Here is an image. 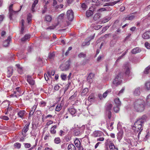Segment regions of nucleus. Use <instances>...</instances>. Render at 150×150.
<instances>
[{"mask_svg":"<svg viewBox=\"0 0 150 150\" xmlns=\"http://www.w3.org/2000/svg\"><path fill=\"white\" fill-rule=\"evenodd\" d=\"M54 142L56 144H58L60 142L61 140L59 137H57L55 138Z\"/></svg>","mask_w":150,"mask_h":150,"instance_id":"obj_46","label":"nucleus"},{"mask_svg":"<svg viewBox=\"0 0 150 150\" xmlns=\"http://www.w3.org/2000/svg\"><path fill=\"white\" fill-rule=\"evenodd\" d=\"M136 15L134 13H132L128 17V19H133L134 18H135Z\"/></svg>","mask_w":150,"mask_h":150,"instance_id":"obj_52","label":"nucleus"},{"mask_svg":"<svg viewBox=\"0 0 150 150\" xmlns=\"http://www.w3.org/2000/svg\"><path fill=\"white\" fill-rule=\"evenodd\" d=\"M81 8L83 10L85 11L86 10L87 6L85 3H83L81 5Z\"/></svg>","mask_w":150,"mask_h":150,"instance_id":"obj_44","label":"nucleus"},{"mask_svg":"<svg viewBox=\"0 0 150 150\" xmlns=\"http://www.w3.org/2000/svg\"><path fill=\"white\" fill-rule=\"evenodd\" d=\"M39 104L41 106L44 107L46 105V103L45 101H42L39 103Z\"/></svg>","mask_w":150,"mask_h":150,"instance_id":"obj_56","label":"nucleus"},{"mask_svg":"<svg viewBox=\"0 0 150 150\" xmlns=\"http://www.w3.org/2000/svg\"><path fill=\"white\" fill-rule=\"evenodd\" d=\"M121 74H119L115 77L113 82V84L116 86H117L120 84L121 82Z\"/></svg>","mask_w":150,"mask_h":150,"instance_id":"obj_4","label":"nucleus"},{"mask_svg":"<svg viewBox=\"0 0 150 150\" xmlns=\"http://www.w3.org/2000/svg\"><path fill=\"white\" fill-rule=\"evenodd\" d=\"M13 72V68L12 67H8L7 69L8 77H10L12 74Z\"/></svg>","mask_w":150,"mask_h":150,"instance_id":"obj_19","label":"nucleus"},{"mask_svg":"<svg viewBox=\"0 0 150 150\" xmlns=\"http://www.w3.org/2000/svg\"><path fill=\"white\" fill-rule=\"evenodd\" d=\"M100 0H92V2L95 3L93 4L92 6H93V7H95V6H99L100 4Z\"/></svg>","mask_w":150,"mask_h":150,"instance_id":"obj_30","label":"nucleus"},{"mask_svg":"<svg viewBox=\"0 0 150 150\" xmlns=\"http://www.w3.org/2000/svg\"><path fill=\"white\" fill-rule=\"evenodd\" d=\"M126 71L125 74L127 75H128L129 74V69L128 67L126 66L125 67Z\"/></svg>","mask_w":150,"mask_h":150,"instance_id":"obj_48","label":"nucleus"},{"mask_svg":"<svg viewBox=\"0 0 150 150\" xmlns=\"http://www.w3.org/2000/svg\"><path fill=\"white\" fill-rule=\"evenodd\" d=\"M144 87L146 90H150V81H147L145 83Z\"/></svg>","mask_w":150,"mask_h":150,"instance_id":"obj_26","label":"nucleus"},{"mask_svg":"<svg viewBox=\"0 0 150 150\" xmlns=\"http://www.w3.org/2000/svg\"><path fill=\"white\" fill-rule=\"evenodd\" d=\"M30 38V37L29 35L26 34L23 37L21 38V40L22 42H25L29 40Z\"/></svg>","mask_w":150,"mask_h":150,"instance_id":"obj_25","label":"nucleus"},{"mask_svg":"<svg viewBox=\"0 0 150 150\" xmlns=\"http://www.w3.org/2000/svg\"><path fill=\"white\" fill-rule=\"evenodd\" d=\"M95 97L94 94L91 93L88 97V100L90 102L93 101L95 99Z\"/></svg>","mask_w":150,"mask_h":150,"instance_id":"obj_33","label":"nucleus"},{"mask_svg":"<svg viewBox=\"0 0 150 150\" xmlns=\"http://www.w3.org/2000/svg\"><path fill=\"white\" fill-rule=\"evenodd\" d=\"M55 55L54 52L50 53L49 54L48 59L50 61H52L55 57Z\"/></svg>","mask_w":150,"mask_h":150,"instance_id":"obj_22","label":"nucleus"},{"mask_svg":"<svg viewBox=\"0 0 150 150\" xmlns=\"http://www.w3.org/2000/svg\"><path fill=\"white\" fill-rule=\"evenodd\" d=\"M141 51V49L139 47H137L132 50V54H135Z\"/></svg>","mask_w":150,"mask_h":150,"instance_id":"obj_27","label":"nucleus"},{"mask_svg":"<svg viewBox=\"0 0 150 150\" xmlns=\"http://www.w3.org/2000/svg\"><path fill=\"white\" fill-rule=\"evenodd\" d=\"M68 150H76V148L75 146L72 144H69L67 147Z\"/></svg>","mask_w":150,"mask_h":150,"instance_id":"obj_28","label":"nucleus"},{"mask_svg":"<svg viewBox=\"0 0 150 150\" xmlns=\"http://www.w3.org/2000/svg\"><path fill=\"white\" fill-rule=\"evenodd\" d=\"M27 81L31 85H33L35 84V81L31 78V76H28L27 77Z\"/></svg>","mask_w":150,"mask_h":150,"instance_id":"obj_16","label":"nucleus"},{"mask_svg":"<svg viewBox=\"0 0 150 150\" xmlns=\"http://www.w3.org/2000/svg\"><path fill=\"white\" fill-rule=\"evenodd\" d=\"M36 108L37 106L36 105H34L33 106V107L32 108V110L29 113L28 115L29 118L33 115L35 111Z\"/></svg>","mask_w":150,"mask_h":150,"instance_id":"obj_24","label":"nucleus"},{"mask_svg":"<svg viewBox=\"0 0 150 150\" xmlns=\"http://www.w3.org/2000/svg\"><path fill=\"white\" fill-rule=\"evenodd\" d=\"M76 96V95L74 93L69 98V99L71 100H74L75 99V97Z\"/></svg>","mask_w":150,"mask_h":150,"instance_id":"obj_49","label":"nucleus"},{"mask_svg":"<svg viewBox=\"0 0 150 150\" xmlns=\"http://www.w3.org/2000/svg\"><path fill=\"white\" fill-rule=\"evenodd\" d=\"M88 88H85L83 90L81 93V94L82 96H84L88 93Z\"/></svg>","mask_w":150,"mask_h":150,"instance_id":"obj_39","label":"nucleus"},{"mask_svg":"<svg viewBox=\"0 0 150 150\" xmlns=\"http://www.w3.org/2000/svg\"><path fill=\"white\" fill-rule=\"evenodd\" d=\"M67 15L68 19H73L74 18V13L71 10H68Z\"/></svg>","mask_w":150,"mask_h":150,"instance_id":"obj_11","label":"nucleus"},{"mask_svg":"<svg viewBox=\"0 0 150 150\" xmlns=\"http://www.w3.org/2000/svg\"><path fill=\"white\" fill-rule=\"evenodd\" d=\"M59 23L58 21H57V23L56 24H55V25H54L52 26H50L49 27H48V28H47V29H50V30L51 29H54V28H55L59 24Z\"/></svg>","mask_w":150,"mask_h":150,"instance_id":"obj_40","label":"nucleus"},{"mask_svg":"<svg viewBox=\"0 0 150 150\" xmlns=\"http://www.w3.org/2000/svg\"><path fill=\"white\" fill-rule=\"evenodd\" d=\"M20 9L17 11H14L13 10L11 11H9V18L11 19L12 18H14L17 14L18 12L20 11L22 8V6H20Z\"/></svg>","mask_w":150,"mask_h":150,"instance_id":"obj_8","label":"nucleus"},{"mask_svg":"<svg viewBox=\"0 0 150 150\" xmlns=\"http://www.w3.org/2000/svg\"><path fill=\"white\" fill-rule=\"evenodd\" d=\"M79 129H76L74 130V133L75 135L78 136L80 134V131Z\"/></svg>","mask_w":150,"mask_h":150,"instance_id":"obj_38","label":"nucleus"},{"mask_svg":"<svg viewBox=\"0 0 150 150\" xmlns=\"http://www.w3.org/2000/svg\"><path fill=\"white\" fill-rule=\"evenodd\" d=\"M26 112L24 110H21L18 112L17 114L18 115L19 117L23 119L24 115L25 114Z\"/></svg>","mask_w":150,"mask_h":150,"instance_id":"obj_14","label":"nucleus"},{"mask_svg":"<svg viewBox=\"0 0 150 150\" xmlns=\"http://www.w3.org/2000/svg\"><path fill=\"white\" fill-rule=\"evenodd\" d=\"M1 118L3 119L6 120H8L9 119V118L8 117L6 116H2Z\"/></svg>","mask_w":150,"mask_h":150,"instance_id":"obj_62","label":"nucleus"},{"mask_svg":"<svg viewBox=\"0 0 150 150\" xmlns=\"http://www.w3.org/2000/svg\"><path fill=\"white\" fill-rule=\"evenodd\" d=\"M57 128V126L54 125L50 129V133L52 134H55L56 133V131L55 130Z\"/></svg>","mask_w":150,"mask_h":150,"instance_id":"obj_31","label":"nucleus"},{"mask_svg":"<svg viewBox=\"0 0 150 150\" xmlns=\"http://www.w3.org/2000/svg\"><path fill=\"white\" fill-rule=\"evenodd\" d=\"M67 75L64 74H61V75L62 79L63 80H65L66 78H67Z\"/></svg>","mask_w":150,"mask_h":150,"instance_id":"obj_54","label":"nucleus"},{"mask_svg":"<svg viewBox=\"0 0 150 150\" xmlns=\"http://www.w3.org/2000/svg\"><path fill=\"white\" fill-rule=\"evenodd\" d=\"M33 49V47L31 45L29 46L28 48V51L29 52H31L32 51Z\"/></svg>","mask_w":150,"mask_h":150,"instance_id":"obj_59","label":"nucleus"},{"mask_svg":"<svg viewBox=\"0 0 150 150\" xmlns=\"http://www.w3.org/2000/svg\"><path fill=\"white\" fill-rule=\"evenodd\" d=\"M86 41L85 42H84L82 43V45L83 46H85V45H89L90 43L89 40H86Z\"/></svg>","mask_w":150,"mask_h":150,"instance_id":"obj_55","label":"nucleus"},{"mask_svg":"<svg viewBox=\"0 0 150 150\" xmlns=\"http://www.w3.org/2000/svg\"><path fill=\"white\" fill-rule=\"evenodd\" d=\"M114 101L116 106H120L121 105V102L119 98H116L115 99Z\"/></svg>","mask_w":150,"mask_h":150,"instance_id":"obj_34","label":"nucleus"},{"mask_svg":"<svg viewBox=\"0 0 150 150\" xmlns=\"http://www.w3.org/2000/svg\"><path fill=\"white\" fill-rule=\"evenodd\" d=\"M14 146L17 148L18 149H19L21 148V144L19 143H16L14 144Z\"/></svg>","mask_w":150,"mask_h":150,"instance_id":"obj_50","label":"nucleus"},{"mask_svg":"<svg viewBox=\"0 0 150 150\" xmlns=\"http://www.w3.org/2000/svg\"><path fill=\"white\" fill-rule=\"evenodd\" d=\"M74 143L76 147H78V146H79L81 145V143L80 141L78 139H76L74 141Z\"/></svg>","mask_w":150,"mask_h":150,"instance_id":"obj_36","label":"nucleus"},{"mask_svg":"<svg viewBox=\"0 0 150 150\" xmlns=\"http://www.w3.org/2000/svg\"><path fill=\"white\" fill-rule=\"evenodd\" d=\"M108 28V26H105L103 28V29L100 32L101 33H103L105 32L107 29Z\"/></svg>","mask_w":150,"mask_h":150,"instance_id":"obj_58","label":"nucleus"},{"mask_svg":"<svg viewBox=\"0 0 150 150\" xmlns=\"http://www.w3.org/2000/svg\"><path fill=\"white\" fill-rule=\"evenodd\" d=\"M142 38L144 39H147L150 38V30L144 33L142 35Z\"/></svg>","mask_w":150,"mask_h":150,"instance_id":"obj_12","label":"nucleus"},{"mask_svg":"<svg viewBox=\"0 0 150 150\" xmlns=\"http://www.w3.org/2000/svg\"><path fill=\"white\" fill-rule=\"evenodd\" d=\"M38 2V0H35L34 2V3L32 4V6L31 10L32 12H34L35 11L34 8L35 7L36 5L37 4Z\"/></svg>","mask_w":150,"mask_h":150,"instance_id":"obj_29","label":"nucleus"},{"mask_svg":"<svg viewBox=\"0 0 150 150\" xmlns=\"http://www.w3.org/2000/svg\"><path fill=\"white\" fill-rule=\"evenodd\" d=\"M70 60H68L67 61L64 65H63L62 67H61V70L62 71H66L67 70L69 69V67L70 65Z\"/></svg>","mask_w":150,"mask_h":150,"instance_id":"obj_9","label":"nucleus"},{"mask_svg":"<svg viewBox=\"0 0 150 150\" xmlns=\"http://www.w3.org/2000/svg\"><path fill=\"white\" fill-rule=\"evenodd\" d=\"M112 106L113 105L112 104L107 103L105 106L106 112L111 111Z\"/></svg>","mask_w":150,"mask_h":150,"instance_id":"obj_20","label":"nucleus"},{"mask_svg":"<svg viewBox=\"0 0 150 150\" xmlns=\"http://www.w3.org/2000/svg\"><path fill=\"white\" fill-rule=\"evenodd\" d=\"M113 122H111L110 126H108V128L110 130H112L113 129Z\"/></svg>","mask_w":150,"mask_h":150,"instance_id":"obj_53","label":"nucleus"},{"mask_svg":"<svg viewBox=\"0 0 150 150\" xmlns=\"http://www.w3.org/2000/svg\"><path fill=\"white\" fill-rule=\"evenodd\" d=\"M32 19H22L21 23V30L20 33L23 34L24 32L25 27L27 25V24H29L31 21Z\"/></svg>","mask_w":150,"mask_h":150,"instance_id":"obj_3","label":"nucleus"},{"mask_svg":"<svg viewBox=\"0 0 150 150\" xmlns=\"http://www.w3.org/2000/svg\"><path fill=\"white\" fill-rule=\"evenodd\" d=\"M94 36L93 35L92 36L90 37H88L86 39V40H89V41H90L91 40L94 39Z\"/></svg>","mask_w":150,"mask_h":150,"instance_id":"obj_64","label":"nucleus"},{"mask_svg":"<svg viewBox=\"0 0 150 150\" xmlns=\"http://www.w3.org/2000/svg\"><path fill=\"white\" fill-rule=\"evenodd\" d=\"M146 104L149 105H150V94H149L146 97Z\"/></svg>","mask_w":150,"mask_h":150,"instance_id":"obj_41","label":"nucleus"},{"mask_svg":"<svg viewBox=\"0 0 150 150\" xmlns=\"http://www.w3.org/2000/svg\"><path fill=\"white\" fill-rule=\"evenodd\" d=\"M106 115L109 119H110L111 117V111L106 112Z\"/></svg>","mask_w":150,"mask_h":150,"instance_id":"obj_42","label":"nucleus"},{"mask_svg":"<svg viewBox=\"0 0 150 150\" xmlns=\"http://www.w3.org/2000/svg\"><path fill=\"white\" fill-rule=\"evenodd\" d=\"M93 136L95 137H99L104 135V133L101 131H95L93 133Z\"/></svg>","mask_w":150,"mask_h":150,"instance_id":"obj_13","label":"nucleus"},{"mask_svg":"<svg viewBox=\"0 0 150 150\" xmlns=\"http://www.w3.org/2000/svg\"><path fill=\"white\" fill-rule=\"evenodd\" d=\"M86 54L83 53V52L80 53L78 56V57L79 58H84L86 57Z\"/></svg>","mask_w":150,"mask_h":150,"instance_id":"obj_37","label":"nucleus"},{"mask_svg":"<svg viewBox=\"0 0 150 150\" xmlns=\"http://www.w3.org/2000/svg\"><path fill=\"white\" fill-rule=\"evenodd\" d=\"M106 145H108L110 150H118L117 148L116 147L114 144L109 139H107L105 142Z\"/></svg>","mask_w":150,"mask_h":150,"instance_id":"obj_6","label":"nucleus"},{"mask_svg":"<svg viewBox=\"0 0 150 150\" xmlns=\"http://www.w3.org/2000/svg\"><path fill=\"white\" fill-rule=\"evenodd\" d=\"M68 111L69 113L72 116H75L76 115V110L74 108H69L68 109Z\"/></svg>","mask_w":150,"mask_h":150,"instance_id":"obj_17","label":"nucleus"},{"mask_svg":"<svg viewBox=\"0 0 150 150\" xmlns=\"http://www.w3.org/2000/svg\"><path fill=\"white\" fill-rule=\"evenodd\" d=\"M119 106H116V107H114V110L115 112H117L120 110Z\"/></svg>","mask_w":150,"mask_h":150,"instance_id":"obj_51","label":"nucleus"},{"mask_svg":"<svg viewBox=\"0 0 150 150\" xmlns=\"http://www.w3.org/2000/svg\"><path fill=\"white\" fill-rule=\"evenodd\" d=\"M30 124V122L27 123V124L25 125V126L23 129L22 133L23 136L24 137H25L26 136L25 133L28 130V127Z\"/></svg>","mask_w":150,"mask_h":150,"instance_id":"obj_10","label":"nucleus"},{"mask_svg":"<svg viewBox=\"0 0 150 150\" xmlns=\"http://www.w3.org/2000/svg\"><path fill=\"white\" fill-rule=\"evenodd\" d=\"M150 70V66H148L145 69L143 72V75L149 73Z\"/></svg>","mask_w":150,"mask_h":150,"instance_id":"obj_32","label":"nucleus"},{"mask_svg":"<svg viewBox=\"0 0 150 150\" xmlns=\"http://www.w3.org/2000/svg\"><path fill=\"white\" fill-rule=\"evenodd\" d=\"M62 106L58 104L55 110L57 111H59L62 109Z\"/></svg>","mask_w":150,"mask_h":150,"instance_id":"obj_45","label":"nucleus"},{"mask_svg":"<svg viewBox=\"0 0 150 150\" xmlns=\"http://www.w3.org/2000/svg\"><path fill=\"white\" fill-rule=\"evenodd\" d=\"M11 40L10 37H8L7 40H6L3 42V45L4 47H7L9 44V42Z\"/></svg>","mask_w":150,"mask_h":150,"instance_id":"obj_18","label":"nucleus"},{"mask_svg":"<svg viewBox=\"0 0 150 150\" xmlns=\"http://www.w3.org/2000/svg\"><path fill=\"white\" fill-rule=\"evenodd\" d=\"M140 93L139 87H138L136 88L133 91V94L135 96H138L139 95Z\"/></svg>","mask_w":150,"mask_h":150,"instance_id":"obj_15","label":"nucleus"},{"mask_svg":"<svg viewBox=\"0 0 150 150\" xmlns=\"http://www.w3.org/2000/svg\"><path fill=\"white\" fill-rule=\"evenodd\" d=\"M110 10V8L109 6H106L97 10L98 12H101L103 11H109Z\"/></svg>","mask_w":150,"mask_h":150,"instance_id":"obj_21","label":"nucleus"},{"mask_svg":"<svg viewBox=\"0 0 150 150\" xmlns=\"http://www.w3.org/2000/svg\"><path fill=\"white\" fill-rule=\"evenodd\" d=\"M96 10V8L93 6H91L89 8L88 10L86 12V16L88 18L92 16L93 14V12Z\"/></svg>","mask_w":150,"mask_h":150,"instance_id":"obj_7","label":"nucleus"},{"mask_svg":"<svg viewBox=\"0 0 150 150\" xmlns=\"http://www.w3.org/2000/svg\"><path fill=\"white\" fill-rule=\"evenodd\" d=\"M133 105L135 111L141 112L144 110L145 103L143 100L138 99L135 100L133 103Z\"/></svg>","mask_w":150,"mask_h":150,"instance_id":"obj_2","label":"nucleus"},{"mask_svg":"<svg viewBox=\"0 0 150 150\" xmlns=\"http://www.w3.org/2000/svg\"><path fill=\"white\" fill-rule=\"evenodd\" d=\"M24 146L25 148H28L31 146V144L29 143H25Z\"/></svg>","mask_w":150,"mask_h":150,"instance_id":"obj_61","label":"nucleus"},{"mask_svg":"<svg viewBox=\"0 0 150 150\" xmlns=\"http://www.w3.org/2000/svg\"><path fill=\"white\" fill-rule=\"evenodd\" d=\"M101 17V14L99 13H97L95 14L93 19H98Z\"/></svg>","mask_w":150,"mask_h":150,"instance_id":"obj_43","label":"nucleus"},{"mask_svg":"<svg viewBox=\"0 0 150 150\" xmlns=\"http://www.w3.org/2000/svg\"><path fill=\"white\" fill-rule=\"evenodd\" d=\"M125 89V88L124 87H123L122 89L120 91H119V92L118 94V95L119 96L122 93L124 92Z\"/></svg>","mask_w":150,"mask_h":150,"instance_id":"obj_60","label":"nucleus"},{"mask_svg":"<svg viewBox=\"0 0 150 150\" xmlns=\"http://www.w3.org/2000/svg\"><path fill=\"white\" fill-rule=\"evenodd\" d=\"M145 46L148 49L150 48V44L147 42H146L145 43Z\"/></svg>","mask_w":150,"mask_h":150,"instance_id":"obj_57","label":"nucleus"},{"mask_svg":"<svg viewBox=\"0 0 150 150\" xmlns=\"http://www.w3.org/2000/svg\"><path fill=\"white\" fill-rule=\"evenodd\" d=\"M93 76L94 74L93 73H90L87 77V81L90 83H92L93 81L92 78L93 77Z\"/></svg>","mask_w":150,"mask_h":150,"instance_id":"obj_23","label":"nucleus"},{"mask_svg":"<svg viewBox=\"0 0 150 150\" xmlns=\"http://www.w3.org/2000/svg\"><path fill=\"white\" fill-rule=\"evenodd\" d=\"M147 118L146 116L144 115L138 119L134 123L132 127V129L135 133H137L139 132L138 137L139 138L141 134V132L143 130V125L146 121Z\"/></svg>","mask_w":150,"mask_h":150,"instance_id":"obj_1","label":"nucleus"},{"mask_svg":"<svg viewBox=\"0 0 150 150\" xmlns=\"http://www.w3.org/2000/svg\"><path fill=\"white\" fill-rule=\"evenodd\" d=\"M116 43V41L113 40H112L110 41V47H113L115 44Z\"/></svg>","mask_w":150,"mask_h":150,"instance_id":"obj_47","label":"nucleus"},{"mask_svg":"<svg viewBox=\"0 0 150 150\" xmlns=\"http://www.w3.org/2000/svg\"><path fill=\"white\" fill-rule=\"evenodd\" d=\"M16 66L18 69V71L19 73L21 74L23 73L22 68L20 66L19 64H18L16 65Z\"/></svg>","mask_w":150,"mask_h":150,"instance_id":"obj_35","label":"nucleus"},{"mask_svg":"<svg viewBox=\"0 0 150 150\" xmlns=\"http://www.w3.org/2000/svg\"><path fill=\"white\" fill-rule=\"evenodd\" d=\"M104 140V138L103 137H100L97 139V141H103Z\"/></svg>","mask_w":150,"mask_h":150,"instance_id":"obj_63","label":"nucleus"},{"mask_svg":"<svg viewBox=\"0 0 150 150\" xmlns=\"http://www.w3.org/2000/svg\"><path fill=\"white\" fill-rule=\"evenodd\" d=\"M121 127V125L118 123L117 125V129L119 131L117 134V139L119 140H120L122 139L123 134V130L120 129Z\"/></svg>","mask_w":150,"mask_h":150,"instance_id":"obj_5","label":"nucleus"}]
</instances>
